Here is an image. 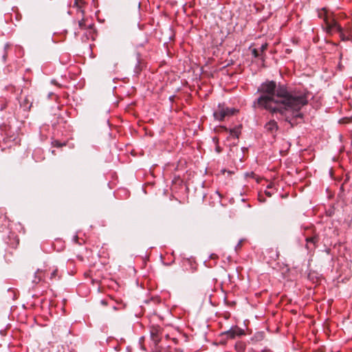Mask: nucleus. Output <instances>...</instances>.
<instances>
[{"mask_svg":"<svg viewBox=\"0 0 352 352\" xmlns=\"http://www.w3.org/2000/svg\"><path fill=\"white\" fill-rule=\"evenodd\" d=\"M53 84H54L55 86H58V87H59V86H60L58 83H56V82H53Z\"/></svg>","mask_w":352,"mask_h":352,"instance_id":"c85d7f7f","label":"nucleus"},{"mask_svg":"<svg viewBox=\"0 0 352 352\" xmlns=\"http://www.w3.org/2000/svg\"><path fill=\"white\" fill-rule=\"evenodd\" d=\"M85 3H86L85 0H75L74 1V6L77 7L80 10V12H82V15L84 14V10H82V8L84 6Z\"/></svg>","mask_w":352,"mask_h":352,"instance_id":"2eb2a0df","label":"nucleus"},{"mask_svg":"<svg viewBox=\"0 0 352 352\" xmlns=\"http://www.w3.org/2000/svg\"><path fill=\"white\" fill-rule=\"evenodd\" d=\"M153 352H166L164 351V348L162 346H155V349Z\"/></svg>","mask_w":352,"mask_h":352,"instance_id":"a211bd4d","label":"nucleus"},{"mask_svg":"<svg viewBox=\"0 0 352 352\" xmlns=\"http://www.w3.org/2000/svg\"><path fill=\"white\" fill-rule=\"evenodd\" d=\"M277 84L274 80H267L261 85V88H276Z\"/></svg>","mask_w":352,"mask_h":352,"instance_id":"f8f14e48","label":"nucleus"},{"mask_svg":"<svg viewBox=\"0 0 352 352\" xmlns=\"http://www.w3.org/2000/svg\"><path fill=\"white\" fill-rule=\"evenodd\" d=\"M144 67H145L144 62L138 58L137 63H136V65H135V67L134 69L135 73L137 74H140Z\"/></svg>","mask_w":352,"mask_h":352,"instance_id":"1a4fd4ad","label":"nucleus"},{"mask_svg":"<svg viewBox=\"0 0 352 352\" xmlns=\"http://www.w3.org/2000/svg\"><path fill=\"white\" fill-rule=\"evenodd\" d=\"M236 352H245L246 349V344L243 341H238L234 346Z\"/></svg>","mask_w":352,"mask_h":352,"instance_id":"9d476101","label":"nucleus"},{"mask_svg":"<svg viewBox=\"0 0 352 352\" xmlns=\"http://www.w3.org/2000/svg\"><path fill=\"white\" fill-rule=\"evenodd\" d=\"M221 128H222L223 129H224L225 131H226V130H227V128H226V127H225V126H221Z\"/></svg>","mask_w":352,"mask_h":352,"instance_id":"7c9ffc66","label":"nucleus"},{"mask_svg":"<svg viewBox=\"0 0 352 352\" xmlns=\"http://www.w3.org/2000/svg\"><path fill=\"white\" fill-rule=\"evenodd\" d=\"M87 20L82 18L78 21V26L81 30L91 29L92 28L93 24L87 25L86 23Z\"/></svg>","mask_w":352,"mask_h":352,"instance_id":"9b49d317","label":"nucleus"},{"mask_svg":"<svg viewBox=\"0 0 352 352\" xmlns=\"http://www.w3.org/2000/svg\"><path fill=\"white\" fill-rule=\"evenodd\" d=\"M74 241H75L76 243H78L79 245H81L82 243L80 241H79V238L77 235H76L74 238Z\"/></svg>","mask_w":352,"mask_h":352,"instance_id":"4be33fe9","label":"nucleus"},{"mask_svg":"<svg viewBox=\"0 0 352 352\" xmlns=\"http://www.w3.org/2000/svg\"><path fill=\"white\" fill-rule=\"evenodd\" d=\"M48 271H50V269L47 270V269H45V270H40L38 269L36 272L35 273V276H34V280H32V282L34 283H38L40 281H41L43 278L45 277V274L46 272H47Z\"/></svg>","mask_w":352,"mask_h":352,"instance_id":"423d86ee","label":"nucleus"},{"mask_svg":"<svg viewBox=\"0 0 352 352\" xmlns=\"http://www.w3.org/2000/svg\"><path fill=\"white\" fill-rule=\"evenodd\" d=\"M265 193L267 196L271 197V193L270 192L265 191Z\"/></svg>","mask_w":352,"mask_h":352,"instance_id":"a878e982","label":"nucleus"},{"mask_svg":"<svg viewBox=\"0 0 352 352\" xmlns=\"http://www.w3.org/2000/svg\"><path fill=\"white\" fill-rule=\"evenodd\" d=\"M218 107L219 110L214 112L213 116L214 119L219 121H223L224 118L226 117L225 111L224 110H223L221 105L220 104H219Z\"/></svg>","mask_w":352,"mask_h":352,"instance_id":"6e6552de","label":"nucleus"},{"mask_svg":"<svg viewBox=\"0 0 352 352\" xmlns=\"http://www.w3.org/2000/svg\"><path fill=\"white\" fill-rule=\"evenodd\" d=\"M215 150L217 153H221V147L219 146V144H216V148H215Z\"/></svg>","mask_w":352,"mask_h":352,"instance_id":"5701e85b","label":"nucleus"},{"mask_svg":"<svg viewBox=\"0 0 352 352\" xmlns=\"http://www.w3.org/2000/svg\"><path fill=\"white\" fill-rule=\"evenodd\" d=\"M252 54L256 58L260 56V54L258 53V50L255 48L252 50Z\"/></svg>","mask_w":352,"mask_h":352,"instance_id":"6ab92c4d","label":"nucleus"},{"mask_svg":"<svg viewBox=\"0 0 352 352\" xmlns=\"http://www.w3.org/2000/svg\"><path fill=\"white\" fill-rule=\"evenodd\" d=\"M223 110H224L226 116L229 117L231 116L234 115L236 112H238V110L234 108H224L223 106H221Z\"/></svg>","mask_w":352,"mask_h":352,"instance_id":"ddd939ff","label":"nucleus"},{"mask_svg":"<svg viewBox=\"0 0 352 352\" xmlns=\"http://www.w3.org/2000/svg\"><path fill=\"white\" fill-rule=\"evenodd\" d=\"M196 92V94H198V90L197 89H194Z\"/></svg>","mask_w":352,"mask_h":352,"instance_id":"f704fd0d","label":"nucleus"},{"mask_svg":"<svg viewBox=\"0 0 352 352\" xmlns=\"http://www.w3.org/2000/svg\"><path fill=\"white\" fill-rule=\"evenodd\" d=\"M150 331L151 338L155 344V346H160L159 343L163 335V329L159 326H152Z\"/></svg>","mask_w":352,"mask_h":352,"instance_id":"20e7f679","label":"nucleus"},{"mask_svg":"<svg viewBox=\"0 0 352 352\" xmlns=\"http://www.w3.org/2000/svg\"><path fill=\"white\" fill-rule=\"evenodd\" d=\"M286 120L288 121L289 122L292 123V121L291 120H288L287 118H286Z\"/></svg>","mask_w":352,"mask_h":352,"instance_id":"2f4dec72","label":"nucleus"},{"mask_svg":"<svg viewBox=\"0 0 352 352\" xmlns=\"http://www.w3.org/2000/svg\"><path fill=\"white\" fill-rule=\"evenodd\" d=\"M58 270L56 267H54L52 269L51 274H50V280L52 281V280L60 278V276L58 275Z\"/></svg>","mask_w":352,"mask_h":352,"instance_id":"4468645a","label":"nucleus"},{"mask_svg":"<svg viewBox=\"0 0 352 352\" xmlns=\"http://www.w3.org/2000/svg\"><path fill=\"white\" fill-rule=\"evenodd\" d=\"M266 131L272 134L276 132L278 129L277 122L275 120H270L265 125Z\"/></svg>","mask_w":352,"mask_h":352,"instance_id":"0eeeda50","label":"nucleus"},{"mask_svg":"<svg viewBox=\"0 0 352 352\" xmlns=\"http://www.w3.org/2000/svg\"><path fill=\"white\" fill-rule=\"evenodd\" d=\"M241 243H242V241H239V243H238V245H237L236 248H240V247L241 246Z\"/></svg>","mask_w":352,"mask_h":352,"instance_id":"bb28decb","label":"nucleus"},{"mask_svg":"<svg viewBox=\"0 0 352 352\" xmlns=\"http://www.w3.org/2000/svg\"><path fill=\"white\" fill-rule=\"evenodd\" d=\"M319 241H320L319 235L316 232H313V233L311 236H309V235L306 236L305 247H306L307 250L310 252H314L318 245Z\"/></svg>","mask_w":352,"mask_h":352,"instance_id":"7ed1b4c3","label":"nucleus"},{"mask_svg":"<svg viewBox=\"0 0 352 352\" xmlns=\"http://www.w3.org/2000/svg\"><path fill=\"white\" fill-rule=\"evenodd\" d=\"M6 54H4L3 55V61H5V60H6Z\"/></svg>","mask_w":352,"mask_h":352,"instance_id":"cd10ccee","label":"nucleus"},{"mask_svg":"<svg viewBox=\"0 0 352 352\" xmlns=\"http://www.w3.org/2000/svg\"><path fill=\"white\" fill-rule=\"evenodd\" d=\"M36 152H38V153H41V151L38 150V151H35V153H36Z\"/></svg>","mask_w":352,"mask_h":352,"instance_id":"473e14b6","label":"nucleus"},{"mask_svg":"<svg viewBox=\"0 0 352 352\" xmlns=\"http://www.w3.org/2000/svg\"><path fill=\"white\" fill-rule=\"evenodd\" d=\"M213 141L215 143V144H219V139L217 137L213 138Z\"/></svg>","mask_w":352,"mask_h":352,"instance_id":"393cba45","label":"nucleus"},{"mask_svg":"<svg viewBox=\"0 0 352 352\" xmlns=\"http://www.w3.org/2000/svg\"><path fill=\"white\" fill-rule=\"evenodd\" d=\"M328 32H341L342 29L340 25L334 19L327 23Z\"/></svg>","mask_w":352,"mask_h":352,"instance_id":"39448f33","label":"nucleus"},{"mask_svg":"<svg viewBox=\"0 0 352 352\" xmlns=\"http://www.w3.org/2000/svg\"><path fill=\"white\" fill-rule=\"evenodd\" d=\"M21 102V105L25 109H30V107H32V103L30 102V101L26 98H25L23 99V102Z\"/></svg>","mask_w":352,"mask_h":352,"instance_id":"dca6fc26","label":"nucleus"},{"mask_svg":"<svg viewBox=\"0 0 352 352\" xmlns=\"http://www.w3.org/2000/svg\"><path fill=\"white\" fill-rule=\"evenodd\" d=\"M278 88L282 89V88H285V87H284V86H283V85L282 86V85H278Z\"/></svg>","mask_w":352,"mask_h":352,"instance_id":"c756f323","label":"nucleus"},{"mask_svg":"<svg viewBox=\"0 0 352 352\" xmlns=\"http://www.w3.org/2000/svg\"><path fill=\"white\" fill-rule=\"evenodd\" d=\"M100 303H101L102 305H104V306H106V305H108V302H107V300H102L100 301Z\"/></svg>","mask_w":352,"mask_h":352,"instance_id":"b1692460","label":"nucleus"},{"mask_svg":"<svg viewBox=\"0 0 352 352\" xmlns=\"http://www.w3.org/2000/svg\"><path fill=\"white\" fill-rule=\"evenodd\" d=\"M52 146H55V147H58V148H60V147H62L63 146H65L66 144L65 143H61L60 142H59L58 140H54L52 142Z\"/></svg>","mask_w":352,"mask_h":352,"instance_id":"f3484780","label":"nucleus"},{"mask_svg":"<svg viewBox=\"0 0 352 352\" xmlns=\"http://www.w3.org/2000/svg\"><path fill=\"white\" fill-rule=\"evenodd\" d=\"M230 134H231V135H235V136H236L237 138H238V136H239V132H238V130H237V129H231V130L230 131Z\"/></svg>","mask_w":352,"mask_h":352,"instance_id":"aec40b11","label":"nucleus"},{"mask_svg":"<svg viewBox=\"0 0 352 352\" xmlns=\"http://www.w3.org/2000/svg\"><path fill=\"white\" fill-rule=\"evenodd\" d=\"M267 45H267V43H264V44H263L261 45V53L264 52L267 50Z\"/></svg>","mask_w":352,"mask_h":352,"instance_id":"412c9836","label":"nucleus"},{"mask_svg":"<svg viewBox=\"0 0 352 352\" xmlns=\"http://www.w3.org/2000/svg\"><path fill=\"white\" fill-rule=\"evenodd\" d=\"M245 334V333L244 329L235 325L232 327L229 330L221 333L219 336L226 341L227 340L234 339L236 337H240Z\"/></svg>","mask_w":352,"mask_h":352,"instance_id":"f03ea898","label":"nucleus"},{"mask_svg":"<svg viewBox=\"0 0 352 352\" xmlns=\"http://www.w3.org/2000/svg\"><path fill=\"white\" fill-rule=\"evenodd\" d=\"M266 91L258 99L259 105L272 113H279L281 115H285L289 109H293L294 118H302V113H299L298 111L308 103L309 97L308 91L296 94L289 92L288 89H266Z\"/></svg>","mask_w":352,"mask_h":352,"instance_id":"f257e3e1","label":"nucleus"},{"mask_svg":"<svg viewBox=\"0 0 352 352\" xmlns=\"http://www.w3.org/2000/svg\"><path fill=\"white\" fill-rule=\"evenodd\" d=\"M278 253H276V258H278Z\"/></svg>","mask_w":352,"mask_h":352,"instance_id":"72a5a7b5","label":"nucleus"}]
</instances>
